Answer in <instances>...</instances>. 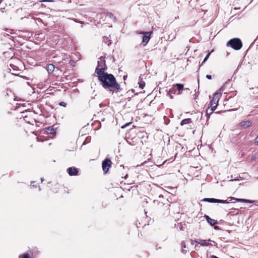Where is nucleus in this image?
I'll return each mask as SVG.
<instances>
[{
  "instance_id": "72a5a7b5",
  "label": "nucleus",
  "mask_w": 258,
  "mask_h": 258,
  "mask_svg": "<svg viewBox=\"0 0 258 258\" xmlns=\"http://www.w3.org/2000/svg\"><path fill=\"white\" fill-rule=\"evenodd\" d=\"M99 106H100V107H102L105 106V104H103V103H100V104H99Z\"/></svg>"
},
{
  "instance_id": "a211bd4d",
  "label": "nucleus",
  "mask_w": 258,
  "mask_h": 258,
  "mask_svg": "<svg viewBox=\"0 0 258 258\" xmlns=\"http://www.w3.org/2000/svg\"><path fill=\"white\" fill-rule=\"evenodd\" d=\"M103 42L107 44L108 46H109L111 44V40H110L109 38L108 37H103Z\"/></svg>"
},
{
  "instance_id": "ddd939ff",
  "label": "nucleus",
  "mask_w": 258,
  "mask_h": 258,
  "mask_svg": "<svg viewBox=\"0 0 258 258\" xmlns=\"http://www.w3.org/2000/svg\"><path fill=\"white\" fill-rule=\"evenodd\" d=\"M46 132L47 134H54L56 133L55 130L53 127L52 126L46 127Z\"/></svg>"
},
{
  "instance_id": "4468645a",
  "label": "nucleus",
  "mask_w": 258,
  "mask_h": 258,
  "mask_svg": "<svg viewBox=\"0 0 258 258\" xmlns=\"http://www.w3.org/2000/svg\"><path fill=\"white\" fill-rule=\"evenodd\" d=\"M54 66L53 64H49L47 66V71L49 74L52 73L54 70Z\"/></svg>"
},
{
  "instance_id": "5701e85b",
  "label": "nucleus",
  "mask_w": 258,
  "mask_h": 258,
  "mask_svg": "<svg viewBox=\"0 0 258 258\" xmlns=\"http://www.w3.org/2000/svg\"><path fill=\"white\" fill-rule=\"evenodd\" d=\"M215 203H228V202H227V200H219L215 199Z\"/></svg>"
},
{
  "instance_id": "cd10ccee",
  "label": "nucleus",
  "mask_w": 258,
  "mask_h": 258,
  "mask_svg": "<svg viewBox=\"0 0 258 258\" xmlns=\"http://www.w3.org/2000/svg\"><path fill=\"white\" fill-rule=\"evenodd\" d=\"M199 240H191V244L192 245L194 244L195 243H198Z\"/></svg>"
},
{
  "instance_id": "2f4dec72",
  "label": "nucleus",
  "mask_w": 258,
  "mask_h": 258,
  "mask_svg": "<svg viewBox=\"0 0 258 258\" xmlns=\"http://www.w3.org/2000/svg\"><path fill=\"white\" fill-rule=\"evenodd\" d=\"M214 228L215 229V230H220L221 228H220V227L218 226H216V225H214Z\"/></svg>"
},
{
  "instance_id": "473e14b6",
  "label": "nucleus",
  "mask_w": 258,
  "mask_h": 258,
  "mask_svg": "<svg viewBox=\"0 0 258 258\" xmlns=\"http://www.w3.org/2000/svg\"><path fill=\"white\" fill-rule=\"evenodd\" d=\"M206 78L209 79V80H211L212 79V76L210 75H206Z\"/></svg>"
},
{
  "instance_id": "0eeeda50",
  "label": "nucleus",
  "mask_w": 258,
  "mask_h": 258,
  "mask_svg": "<svg viewBox=\"0 0 258 258\" xmlns=\"http://www.w3.org/2000/svg\"><path fill=\"white\" fill-rule=\"evenodd\" d=\"M68 173L71 176L77 175L78 173V170L76 167H69L67 169Z\"/></svg>"
},
{
  "instance_id": "9b49d317",
  "label": "nucleus",
  "mask_w": 258,
  "mask_h": 258,
  "mask_svg": "<svg viewBox=\"0 0 258 258\" xmlns=\"http://www.w3.org/2000/svg\"><path fill=\"white\" fill-rule=\"evenodd\" d=\"M251 125V122L250 120L242 121L240 123V126L242 127H247Z\"/></svg>"
},
{
  "instance_id": "f03ea898",
  "label": "nucleus",
  "mask_w": 258,
  "mask_h": 258,
  "mask_svg": "<svg viewBox=\"0 0 258 258\" xmlns=\"http://www.w3.org/2000/svg\"><path fill=\"white\" fill-rule=\"evenodd\" d=\"M100 60L98 61L97 66L96 67L95 71V73H96L98 76H100L101 73H107L106 72H105V71L107 69L105 58L101 56L100 57Z\"/></svg>"
},
{
  "instance_id": "6ab92c4d",
  "label": "nucleus",
  "mask_w": 258,
  "mask_h": 258,
  "mask_svg": "<svg viewBox=\"0 0 258 258\" xmlns=\"http://www.w3.org/2000/svg\"><path fill=\"white\" fill-rule=\"evenodd\" d=\"M19 258H32L29 253L25 252L20 254L19 256Z\"/></svg>"
},
{
  "instance_id": "a878e982",
  "label": "nucleus",
  "mask_w": 258,
  "mask_h": 258,
  "mask_svg": "<svg viewBox=\"0 0 258 258\" xmlns=\"http://www.w3.org/2000/svg\"><path fill=\"white\" fill-rule=\"evenodd\" d=\"M233 199L235 200L236 201L240 202L245 203V199H237V198H234Z\"/></svg>"
},
{
  "instance_id": "ea45409f",
  "label": "nucleus",
  "mask_w": 258,
  "mask_h": 258,
  "mask_svg": "<svg viewBox=\"0 0 258 258\" xmlns=\"http://www.w3.org/2000/svg\"><path fill=\"white\" fill-rule=\"evenodd\" d=\"M131 91H132V92H135V90H134V89H132V90H131Z\"/></svg>"
},
{
  "instance_id": "2eb2a0df",
  "label": "nucleus",
  "mask_w": 258,
  "mask_h": 258,
  "mask_svg": "<svg viewBox=\"0 0 258 258\" xmlns=\"http://www.w3.org/2000/svg\"><path fill=\"white\" fill-rule=\"evenodd\" d=\"M29 252L31 256L33 258V257H34L38 254L39 251L37 249H34L29 250Z\"/></svg>"
},
{
  "instance_id": "79ce46f5",
  "label": "nucleus",
  "mask_w": 258,
  "mask_h": 258,
  "mask_svg": "<svg viewBox=\"0 0 258 258\" xmlns=\"http://www.w3.org/2000/svg\"><path fill=\"white\" fill-rule=\"evenodd\" d=\"M34 182H35V181H31V183H34Z\"/></svg>"
},
{
  "instance_id": "6e6552de",
  "label": "nucleus",
  "mask_w": 258,
  "mask_h": 258,
  "mask_svg": "<svg viewBox=\"0 0 258 258\" xmlns=\"http://www.w3.org/2000/svg\"><path fill=\"white\" fill-rule=\"evenodd\" d=\"M208 241H212V240L209 239H208V240H199V242H198V244H200L202 246H210V245H211V246H213V244L211 243H209L208 242ZM212 242L215 243V242L214 241H212Z\"/></svg>"
},
{
  "instance_id": "4c0bfd02",
  "label": "nucleus",
  "mask_w": 258,
  "mask_h": 258,
  "mask_svg": "<svg viewBox=\"0 0 258 258\" xmlns=\"http://www.w3.org/2000/svg\"><path fill=\"white\" fill-rule=\"evenodd\" d=\"M10 66H11V67H12V68H13V67H15V66H14V64H11Z\"/></svg>"
},
{
  "instance_id": "7c9ffc66",
  "label": "nucleus",
  "mask_w": 258,
  "mask_h": 258,
  "mask_svg": "<svg viewBox=\"0 0 258 258\" xmlns=\"http://www.w3.org/2000/svg\"><path fill=\"white\" fill-rule=\"evenodd\" d=\"M239 180H240V178H239L238 177H236V178H235L234 179H231L229 181H239Z\"/></svg>"
},
{
  "instance_id": "423d86ee",
  "label": "nucleus",
  "mask_w": 258,
  "mask_h": 258,
  "mask_svg": "<svg viewBox=\"0 0 258 258\" xmlns=\"http://www.w3.org/2000/svg\"><path fill=\"white\" fill-rule=\"evenodd\" d=\"M141 33L144 34V36H143L142 42L143 43H144L143 44L144 45H146L148 43V42L149 41V40L151 38L150 35H151V33L142 32Z\"/></svg>"
},
{
  "instance_id": "c756f323",
  "label": "nucleus",
  "mask_w": 258,
  "mask_h": 258,
  "mask_svg": "<svg viewBox=\"0 0 258 258\" xmlns=\"http://www.w3.org/2000/svg\"><path fill=\"white\" fill-rule=\"evenodd\" d=\"M132 123V122H128V123H126V124H124L123 125H122L121 126V128H124L125 127H126L127 126L129 125L130 124H131Z\"/></svg>"
},
{
  "instance_id": "412c9836",
  "label": "nucleus",
  "mask_w": 258,
  "mask_h": 258,
  "mask_svg": "<svg viewBox=\"0 0 258 258\" xmlns=\"http://www.w3.org/2000/svg\"><path fill=\"white\" fill-rule=\"evenodd\" d=\"M176 92V89L175 88V87L173 86L171 88L169 89V91L167 93L168 94H175Z\"/></svg>"
},
{
  "instance_id": "4be33fe9",
  "label": "nucleus",
  "mask_w": 258,
  "mask_h": 258,
  "mask_svg": "<svg viewBox=\"0 0 258 258\" xmlns=\"http://www.w3.org/2000/svg\"><path fill=\"white\" fill-rule=\"evenodd\" d=\"M186 244H185V243L184 242H182L181 243V247H182V249L181 250V252L183 253H186V250L184 249V248H186Z\"/></svg>"
},
{
  "instance_id": "393cba45",
  "label": "nucleus",
  "mask_w": 258,
  "mask_h": 258,
  "mask_svg": "<svg viewBox=\"0 0 258 258\" xmlns=\"http://www.w3.org/2000/svg\"><path fill=\"white\" fill-rule=\"evenodd\" d=\"M106 16L110 18L115 19V17H114L113 15L110 12H107L106 14Z\"/></svg>"
},
{
  "instance_id": "f3484780",
  "label": "nucleus",
  "mask_w": 258,
  "mask_h": 258,
  "mask_svg": "<svg viewBox=\"0 0 258 258\" xmlns=\"http://www.w3.org/2000/svg\"><path fill=\"white\" fill-rule=\"evenodd\" d=\"M142 78H141V77H139V88H140L141 89H143L145 86V82L143 81H142Z\"/></svg>"
},
{
  "instance_id": "9d476101",
  "label": "nucleus",
  "mask_w": 258,
  "mask_h": 258,
  "mask_svg": "<svg viewBox=\"0 0 258 258\" xmlns=\"http://www.w3.org/2000/svg\"><path fill=\"white\" fill-rule=\"evenodd\" d=\"M205 218L207 222L211 226H214L218 223L217 220L211 218L208 215H205Z\"/></svg>"
},
{
  "instance_id": "f8f14e48",
  "label": "nucleus",
  "mask_w": 258,
  "mask_h": 258,
  "mask_svg": "<svg viewBox=\"0 0 258 258\" xmlns=\"http://www.w3.org/2000/svg\"><path fill=\"white\" fill-rule=\"evenodd\" d=\"M173 86L176 87L177 90L178 91V94H180L181 93V91L183 90L184 88V85L182 84H178L177 83L176 84L173 85Z\"/></svg>"
},
{
  "instance_id": "37998d69",
  "label": "nucleus",
  "mask_w": 258,
  "mask_h": 258,
  "mask_svg": "<svg viewBox=\"0 0 258 258\" xmlns=\"http://www.w3.org/2000/svg\"><path fill=\"white\" fill-rule=\"evenodd\" d=\"M2 3V1H0V4Z\"/></svg>"
},
{
  "instance_id": "7ed1b4c3",
  "label": "nucleus",
  "mask_w": 258,
  "mask_h": 258,
  "mask_svg": "<svg viewBox=\"0 0 258 258\" xmlns=\"http://www.w3.org/2000/svg\"><path fill=\"white\" fill-rule=\"evenodd\" d=\"M227 46H231L234 50H238L242 47V43L239 38H234L227 42Z\"/></svg>"
},
{
  "instance_id": "f704fd0d",
  "label": "nucleus",
  "mask_w": 258,
  "mask_h": 258,
  "mask_svg": "<svg viewBox=\"0 0 258 258\" xmlns=\"http://www.w3.org/2000/svg\"><path fill=\"white\" fill-rule=\"evenodd\" d=\"M255 143L258 145V136L256 138Z\"/></svg>"
},
{
  "instance_id": "c85d7f7f",
  "label": "nucleus",
  "mask_w": 258,
  "mask_h": 258,
  "mask_svg": "<svg viewBox=\"0 0 258 258\" xmlns=\"http://www.w3.org/2000/svg\"><path fill=\"white\" fill-rule=\"evenodd\" d=\"M245 203L251 204V203H253L254 201L250 200L245 199Z\"/></svg>"
},
{
  "instance_id": "c9c22d12",
  "label": "nucleus",
  "mask_w": 258,
  "mask_h": 258,
  "mask_svg": "<svg viewBox=\"0 0 258 258\" xmlns=\"http://www.w3.org/2000/svg\"><path fill=\"white\" fill-rule=\"evenodd\" d=\"M126 78H127V76H124L123 77V79L124 80H125Z\"/></svg>"
},
{
  "instance_id": "bb28decb",
  "label": "nucleus",
  "mask_w": 258,
  "mask_h": 258,
  "mask_svg": "<svg viewBox=\"0 0 258 258\" xmlns=\"http://www.w3.org/2000/svg\"><path fill=\"white\" fill-rule=\"evenodd\" d=\"M59 105L60 106H63V107H66L67 103L66 102H64L61 101V102L59 103Z\"/></svg>"
},
{
  "instance_id": "1a4fd4ad",
  "label": "nucleus",
  "mask_w": 258,
  "mask_h": 258,
  "mask_svg": "<svg viewBox=\"0 0 258 258\" xmlns=\"http://www.w3.org/2000/svg\"><path fill=\"white\" fill-rule=\"evenodd\" d=\"M217 105H215L214 106H209L206 110V116L207 117V120L209 118L210 115L213 113V111L216 109Z\"/></svg>"
},
{
  "instance_id": "39448f33",
  "label": "nucleus",
  "mask_w": 258,
  "mask_h": 258,
  "mask_svg": "<svg viewBox=\"0 0 258 258\" xmlns=\"http://www.w3.org/2000/svg\"><path fill=\"white\" fill-rule=\"evenodd\" d=\"M219 96L220 95L218 93H215L213 99L210 101L208 106L210 107L214 106L215 105L217 106Z\"/></svg>"
},
{
  "instance_id": "f257e3e1",
  "label": "nucleus",
  "mask_w": 258,
  "mask_h": 258,
  "mask_svg": "<svg viewBox=\"0 0 258 258\" xmlns=\"http://www.w3.org/2000/svg\"><path fill=\"white\" fill-rule=\"evenodd\" d=\"M98 80L102 87L110 94L117 93L122 90L115 77L111 74L101 73L100 76H98Z\"/></svg>"
},
{
  "instance_id": "dca6fc26",
  "label": "nucleus",
  "mask_w": 258,
  "mask_h": 258,
  "mask_svg": "<svg viewBox=\"0 0 258 258\" xmlns=\"http://www.w3.org/2000/svg\"><path fill=\"white\" fill-rule=\"evenodd\" d=\"M191 122H192V121L190 118H185V119H183L181 121L180 125L182 126L184 124L190 123H191Z\"/></svg>"
},
{
  "instance_id": "a19ab883",
  "label": "nucleus",
  "mask_w": 258,
  "mask_h": 258,
  "mask_svg": "<svg viewBox=\"0 0 258 258\" xmlns=\"http://www.w3.org/2000/svg\"><path fill=\"white\" fill-rule=\"evenodd\" d=\"M41 190V188L39 187V190L40 191Z\"/></svg>"
},
{
  "instance_id": "20e7f679",
  "label": "nucleus",
  "mask_w": 258,
  "mask_h": 258,
  "mask_svg": "<svg viewBox=\"0 0 258 258\" xmlns=\"http://www.w3.org/2000/svg\"><path fill=\"white\" fill-rule=\"evenodd\" d=\"M112 162L109 158H106L102 163V169L106 173L111 166Z\"/></svg>"
},
{
  "instance_id": "b1692460",
  "label": "nucleus",
  "mask_w": 258,
  "mask_h": 258,
  "mask_svg": "<svg viewBox=\"0 0 258 258\" xmlns=\"http://www.w3.org/2000/svg\"><path fill=\"white\" fill-rule=\"evenodd\" d=\"M212 51H213V50H212L211 52H209V53L207 54V55L206 56V57H205V58L204 59V60H203V62H202L201 65H202L204 62H205L207 61V59H208V58L209 57V56L210 55V54H211V52H212Z\"/></svg>"
},
{
  "instance_id": "aec40b11",
  "label": "nucleus",
  "mask_w": 258,
  "mask_h": 258,
  "mask_svg": "<svg viewBox=\"0 0 258 258\" xmlns=\"http://www.w3.org/2000/svg\"><path fill=\"white\" fill-rule=\"evenodd\" d=\"M203 202H207L211 203H215V198H205L202 200Z\"/></svg>"
},
{
  "instance_id": "58836bf2",
  "label": "nucleus",
  "mask_w": 258,
  "mask_h": 258,
  "mask_svg": "<svg viewBox=\"0 0 258 258\" xmlns=\"http://www.w3.org/2000/svg\"><path fill=\"white\" fill-rule=\"evenodd\" d=\"M41 182H43V180H44V178H42L41 179Z\"/></svg>"
},
{
  "instance_id": "e433bc0d",
  "label": "nucleus",
  "mask_w": 258,
  "mask_h": 258,
  "mask_svg": "<svg viewBox=\"0 0 258 258\" xmlns=\"http://www.w3.org/2000/svg\"><path fill=\"white\" fill-rule=\"evenodd\" d=\"M169 95H170V98L172 99L173 98V96L171 95V94H169Z\"/></svg>"
}]
</instances>
